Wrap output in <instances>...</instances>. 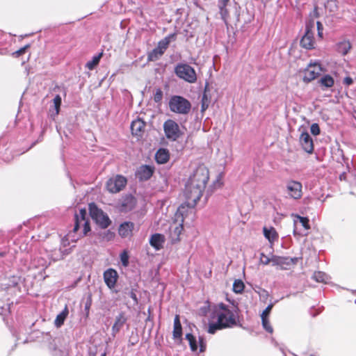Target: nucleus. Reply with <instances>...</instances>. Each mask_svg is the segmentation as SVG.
Here are the masks:
<instances>
[{"label": "nucleus", "instance_id": "obj_1", "mask_svg": "<svg viewBox=\"0 0 356 356\" xmlns=\"http://www.w3.org/2000/svg\"><path fill=\"white\" fill-rule=\"evenodd\" d=\"M204 189L186 181L184 191L186 202L179 207L172 221L162 225L163 230L168 232V239L172 244L180 241L184 220L189 213H192L193 209L200 200Z\"/></svg>", "mask_w": 356, "mask_h": 356}, {"label": "nucleus", "instance_id": "obj_2", "mask_svg": "<svg viewBox=\"0 0 356 356\" xmlns=\"http://www.w3.org/2000/svg\"><path fill=\"white\" fill-rule=\"evenodd\" d=\"M212 320H218L220 325L227 327H232L237 323V314L236 309H231L223 303L215 306L211 314Z\"/></svg>", "mask_w": 356, "mask_h": 356}, {"label": "nucleus", "instance_id": "obj_3", "mask_svg": "<svg viewBox=\"0 0 356 356\" xmlns=\"http://www.w3.org/2000/svg\"><path fill=\"white\" fill-rule=\"evenodd\" d=\"M87 211L81 209L75 215V223L73 231L66 236V241L76 242L79 237L86 236L90 231L89 222L86 219Z\"/></svg>", "mask_w": 356, "mask_h": 356}, {"label": "nucleus", "instance_id": "obj_4", "mask_svg": "<svg viewBox=\"0 0 356 356\" xmlns=\"http://www.w3.org/2000/svg\"><path fill=\"white\" fill-rule=\"evenodd\" d=\"M168 104L172 112L181 115L188 114L191 108V102L186 98L179 95L171 97Z\"/></svg>", "mask_w": 356, "mask_h": 356}, {"label": "nucleus", "instance_id": "obj_5", "mask_svg": "<svg viewBox=\"0 0 356 356\" xmlns=\"http://www.w3.org/2000/svg\"><path fill=\"white\" fill-rule=\"evenodd\" d=\"M209 179L208 168L204 165H200L189 177L188 182L192 183L200 188H205Z\"/></svg>", "mask_w": 356, "mask_h": 356}, {"label": "nucleus", "instance_id": "obj_6", "mask_svg": "<svg viewBox=\"0 0 356 356\" xmlns=\"http://www.w3.org/2000/svg\"><path fill=\"white\" fill-rule=\"evenodd\" d=\"M90 215L92 220L102 228H106L111 224V220L102 210L99 209L95 204H89Z\"/></svg>", "mask_w": 356, "mask_h": 356}, {"label": "nucleus", "instance_id": "obj_7", "mask_svg": "<svg viewBox=\"0 0 356 356\" xmlns=\"http://www.w3.org/2000/svg\"><path fill=\"white\" fill-rule=\"evenodd\" d=\"M323 71V67L319 62H310L304 71V82L309 83L316 79L320 76Z\"/></svg>", "mask_w": 356, "mask_h": 356}, {"label": "nucleus", "instance_id": "obj_8", "mask_svg": "<svg viewBox=\"0 0 356 356\" xmlns=\"http://www.w3.org/2000/svg\"><path fill=\"white\" fill-rule=\"evenodd\" d=\"M177 75L189 83H194L197 80L195 70L187 64L178 65L175 69Z\"/></svg>", "mask_w": 356, "mask_h": 356}, {"label": "nucleus", "instance_id": "obj_9", "mask_svg": "<svg viewBox=\"0 0 356 356\" xmlns=\"http://www.w3.org/2000/svg\"><path fill=\"white\" fill-rule=\"evenodd\" d=\"M127 184V179L122 175L110 178L106 182V188L109 193H117L122 191Z\"/></svg>", "mask_w": 356, "mask_h": 356}, {"label": "nucleus", "instance_id": "obj_10", "mask_svg": "<svg viewBox=\"0 0 356 356\" xmlns=\"http://www.w3.org/2000/svg\"><path fill=\"white\" fill-rule=\"evenodd\" d=\"M163 130L165 136L173 141L179 138L181 134L178 124L172 120H168L164 122Z\"/></svg>", "mask_w": 356, "mask_h": 356}, {"label": "nucleus", "instance_id": "obj_11", "mask_svg": "<svg viewBox=\"0 0 356 356\" xmlns=\"http://www.w3.org/2000/svg\"><path fill=\"white\" fill-rule=\"evenodd\" d=\"M286 191L291 198L299 200L302 196V185L300 181L289 180L286 183Z\"/></svg>", "mask_w": 356, "mask_h": 356}, {"label": "nucleus", "instance_id": "obj_12", "mask_svg": "<svg viewBox=\"0 0 356 356\" xmlns=\"http://www.w3.org/2000/svg\"><path fill=\"white\" fill-rule=\"evenodd\" d=\"M314 31L309 28L306 27V31L300 40V45L306 49H312L315 47Z\"/></svg>", "mask_w": 356, "mask_h": 356}, {"label": "nucleus", "instance_id": "obj_13", "mask_svg": "<svg viewBox=\"0 0 356 356\" xmlns=\"http://www.w3.org/2000/svg\"><path fill=\"white\" fill-rule=\"evenodd\" d=\"M294 259L289 257H279L277 255L271 256L272 265L279 266L281 269H287L289 266L294 263Z\"/></svg>", "mask_w": 356, "mask_h": 356}, {"label": "nucleus", "instance_id": "obj_14", "mask_svg": "<svg viewBox=\"0 0 356 356\" xmlns=\"http://www.w3.org/2000/svg\"><path fill=\"white\" fill-rule=\"evenodd\" d=\"M145 122L140 118L132 121L131 130L132 135L137 138L141 137L145 131Z\"/></svg>", "mask_w": 356, "mask_h": 356}, {"label": "nucleus", "instance_id": "obj_15", "mask_svg": "<svg viewBox=\"0 0 356 356\" xmlns=\"http://www.w3.org/2000/svg\"><path fill=\"white\" fill-rule=\"evenodd\" d=\"M300 143L303 149L311 154L314 151L313 140L310 135L307 132H302L300 136Z\"/></svg>", "mask_w": 356, "mask_h": 356}, {"label": "nucleus", "instance_id": "obj_16", "mask_svg": "<svg viewBox=\"0 0 356 356\" xmlns=\"http://www.w3.org/2000/svg\"><path fill=\"white\" fill-rule=\"evenodd\" d=\"M118 277V273L113 268H109L104 273V280L109 289L114 288Z\"/></svg>", "mask_w": 356, "mask_h": 356}, {"label": "nucleus", "instance_id": "obj_17", "mask_svg": "<svg viewBox=\"0 0 356 356\" xmlns=\"http://www.w3.org/2000/svg\"><path fill=\"white\" fill-rule=\"evenodd\" d=\"M153 174V170L148 165H142L140 166L137 172L136 177L140 180H147Z\"/></svg>", "mask_w": 356, "mask_h": 356}, {"label": "nucleus", "instance_id": "obj_18", "mask_svg": "<svg viewBox=\"0 0 356 356\" xmlns=\"http://www.w3.org/2000/svg\"><path fill=\"white\" fill-rule=\"evenodd\" d=\"M134 227V224L131 222H124L120 225L118 232L119 234L123 237L126 238L131 235L132 231Z\"/></svg>", "mask_w": 356, "mask_h": 356}, {"label": "nucleus", "instance_id": "obj_19", "mask_svg": "<svg viewBox=\"0 0 356 356\" xmlns=\"http://www.w3.org/2000/svg\"><path fill=\"white\" fill-rule=\"evenodd\" d=\"M295 218H294V229H293V234L294 235H297L298 234V232H297V226H298V224L300 223L304 228L305 230H308L310 229V226H309V219L307 218H305V217H302L299 215H292Z\"/></svg>", "mask_w": 356, "mask_h": 356}, {"label": "nucleus", "instance_id": "obj_20", "mask_svg": "<svg viewBox=\"0 0 356 356\" xmlns=\"http://www.w3.org/2000/svg\"><path fill=\"white\" fill-rule=\"evenodd\" d=\"M230 0H218V7L219 8V13L220 15L221 19L227 23V19L229 17V11L227 9V6Z\"/></svg>", "mask_w": 356, "mask_h": 356}, {"label": "nucleus", "instance_id": "obj_21", "mask_svg": "<svg viewBox=\"0 0 356 356\" xmlns=\"http://www.w3.org/2000/svg\"><path fill=\"white\" fill-rule=\"evenodd\" d=\"M136 204V200L132 196L125 197L121 202L120 209L122 211L131 210Z\"/></svg>", "mask_w": 356, "mask_h": 356}, {"label": "nucleus", "instance_id": "obj_22", "mask_svg": "<svg viewBox=\"0 0 356 356\" xmlns=\"http://www.w3.org/2000/svg\"><path fill=\"white\" fill-rule=\"evenodd\" d=\"M127 321L126 317L123 314H120L115 318V322L112 327L113 334L115 335L120 331Z\"/></svg>", "mask_w": 356, "mask_h": 356}, {"label": "nucleus", "instance_id": "obj_23", "mask_svg": "<svg viewBox=\"0 0 356 356\" xmlns=\"http://www.w3.org/2000/svg\"><path fill=\"white\" fill-rule=\"evenodd\" d=\"M174 38L173 35H170L161 40L157 44V55H162L164 51L168 48L171 40Z\"/></svg>", "mask_w": 356, "mask_h": 356}, {"label": "nucleus", "instance_id": "obj_24", "mask_svg": "<svg viewBox=\"0 0 356 356\" xmlns=\"http://www.w3.org/2000/svg\"><path fill=\"white\" fill-rule=\"evenodd\" d=\"M182 336V328L180 323L179 316L176 315L174 319L173 337L180 339Z\"/></svg>", "mask_w": 356, "mask_h": 356}, {"label": "nucleus", "instance_id": "obj_25", "mask_svg": "<svg viewBox=\"0 0 356 356\" xmlns=\"http://www.w3.org/2000/svg\"><path fill=\"white\" fill-rule=\"evenodd\" d=\"M170 159V153L167 149L160 148L157 150V163H165Z\"/></svg>", "mask_w": 356, "mask_h": 356}, {"label": "nucleus", "instance_id": "obj_26", "mask_svg": "<svg viewBox=\"0 0 356 356\" xmlns=\"http://www.w3.org/2000/svg\"><path fill=\"white\" fill-rule=\"evenodd\" d=\"M69 311L67 306L65 307L64 309L57 315L54 324L57 327H60L63 323L67 316H68Z\"/></svg>", "mask_w": 356, "mask_h": 356}, {"label": "nucleus", "instance_id": "obj_27", "mask_svg": "<svg viewBox=\"0 0 356 356\" xmlns=\"http://www.w3.org/2000/svg\"><path fill=\"white\" fill-rule=\"evenodd\" d=\"M318 83L322 88H328L334 86V81L332 76L329 74H326L319 79Z\"/></svg>", "mask_w": 356, "mask_h": 356}, {"label": "nucleus", "instance_id": "obj_28", "mask_svg": "<svg viewBox=\"0 0 356 356\" xmlns=\"http://www.w3.org/2000/svg\"><path fill=\"white\" fill-rule=\"evenodd\" d=\"M350 48L351 44L349 41L347 40H343L337 44V51L343 55H346L349 51Z\"/></svg>", "mask_w": 356, "mask_h": 356}, {"label": "nucleus", "instance_id": "obj_29", "mask_svg": "<svg viewBox=\"0 0 356 356\" xmlns=\"http://www.w3.org/2000/svg\"><path fill=\"white\" fill-rule=\"evenodd\" d=\"M313 278L318 282L327 283L330 280V277L325 273L322 271L315 272Z\"/></svg>", "mask_w": 356, "mask_h": 356}, {"label": "nucleus", "instance_id": "obj_30", "mask_svg": "<svg viewBox=\"0 0 356 356\" xmlns=\"http://www.w3.org/2000/svg\"><path fill=\"white\" fill-rule=\"evenodd\" d=\"M264 234L265 237L270 242L273 243L277 237V233L274 228L271 227L270 229H267L266 227L264 228Z\"/></svg>", "mask_w": 356, "mask_h": 356}, {"label": "nucleus", "instance_id": "obj_31", "mask_svg": "<svg viewBox=\"0 0 356 356\" xmlns=\"http://www.w3.org/2000/svg\"><path fill=\"white\" fill-rule=\"evenodd\" d=\"M226 328L225 327L220 325L218 320L216 322L211 323L209 325L208 332L210 334H214L217 330Z\"/></svg>", "mask_w": 356, "mask_h": 356}, {"label": "nucleus", "instance_id": "obj_32", "mask_svg": "<svg viewBox=\"0 0 356 356\" xmlns=\"http://www.w3.org/2000/svg\"><path fill=\"white\" fill-rule=\"evenodd\" d=\"M186 339L188 341L191 349L192 351H195L197 349V341L192 334H186Z\"/></svg>", "mask_w": 356, "mask_h": 356}, {"label": "nucleus", "instance_id": "obj_33", "mask_svg": "<svg viewBox=\"0 0 356 356\" xmlns=\"http://www.w3.org/2000/svg\"><path fill=\"white\" fill-rule=\"evenodd\" d=\"M244 284L240 280H236L233 284V291L236 293H241L244 290Z\"/></svg>", "mask_w": 356, "mask_h": 356}, {"label": "nucleus", "instance_id": "obj_34", "mask_svg": "<svg viewBox=\"0 0 356 356\" xmlns=\"http://www.w3.org/2000/svg\"><path fill=\"white\" fill-rule=\"evenodd\" d=\"M102 57V54L97 55V56H95L92 58V60H90V61H88L87 63H86V67L92 70H93L96 65H98L99 60H100V58Z\"/></svg>", "mask_w": 356, "mask_h": 356}, {"label": "nucleus", "instance_id": "obj_35", "mask_svg": "<svg viewBox=\"0 0 356 356\" xmlns=\"http://www.w3.org/2000/svg\"><path fill=\"white\" fill-rule=\"evenodd\" d=\"M120 261L122 264V265L124 266V267H127L129 265V254H128V252L126 250H124L120 255Z\"/></svg>", "mask_w": 356, "mask_h": 356}, {"label": "nucleus", "instance_id": "obj_36", "mask_svg": "<svg viewBox=\"0 0 356 356\" xmlns=\"http://www.w3.org/2000/svg\"><path fill=\"white\" fill-rule=\"evenodd\" d=\"M263 327L269 333H273V328L271 326L270 321L268 318H261Z\"/></svg>", "mask_w": 356, "mask_h": 356}, {"label": "nucleus", "instance_id": "obj_37", "mask_svg": "<svg viewBox=\"0 0 356 356\" xmlns=\"http://www.w3.org/2000/svg\"><path fill=\"white\" fill-rule=\"evenodd\" d=\"M348 181L353 185H356V170L348 172Z\"/></svg>", "mask_w": 356, "mask_h": 356}, {"label": "nucleus", "instance_id": "obj_38", "mask_svg": "<svg viewBox=\"0 0 356 356\" xmlns=\"http://www.w3.org/2000/svg\"><path fill=\"white\" fill-rule=\"evenodd\" d=\"M259 262L263 265H268L271 263V257L266 256L264 253L260 254Z\"/></svg>", "mask_w": 356, "mask_h": 356}, {"label": "nucleus", "instance_id": "obj_39", "mask_svg": "<svg viewBox=\"0 0 356 356\" xmlns=\"http://www.w3.org/2000/svg\"><path fill=\"white\" fill-rule=\"evenodd\" d=\"M157 250L163 247V243L165 241V236L162 234H157Z\"/></svg>", "mask_w": 356, "mask_h": 356}, {"label": "nucleus", "instance_id": "obj_40", "mask_svg": "<svg viewBox=\"0 0 356 356\" xmlns=\"http://www.w3.org/2000/svg\"><path fill=\"white\" fill-rule=\"evenodd\" d=\"M273 307V304H270L262 312L261 317V318H268L269 314L270 313V311Z\"/></svg>", "mask_w": 356, "mask_h": 356}, {"label": "nucleus", "instance_id": "obj_41", "mask_svg": "<svg viewBox=\"0 0 356 356\" xmlns=\"http://www.w3.org/2000/svg\"><path fill=\"white\" fill-rule=\"evenodd\" d=\"M54 104L56 108V114L59 112V108L61 104V98L59 95H56L54 99Z\"/></svg>", "mask_w": 356, "mask_h": 356}, {"label": "nucleus", "instance_id": "obj_42", "mask_svg": "<svg viewBox=\"0 0 356 356\" xmlns=\"http://www.w3.org/2000/svg\"><path fill=\"white\" fill-rule=\"evenodd\" d=\"M310 130L312 134H314V136H317L320 134V128L318 124L316 123L312 124Z\"/></svg>", "mask_w": 356, "mask_h": 356}, {"label": "nucleus", "instance_id": "obj_43", "mask_svg": "<svg viewBox=\"0 0 356 356\" xmlns=\"http://www.w3.org/2000/svg\"><path fill=\"white\" fill-rule=\"evenodd\" d=\"M161 181L162 182V185L161 186V190H164L168 188V181L165 176L161 175L160 176Z\"/></svg>", "mask_w": 356, "mask_h": 356}, {"label": "nucleus", "instance_id": "obj_44", "mask_svg": "<svg viewBox=\"0 0 356 356\" xmlns=\"http://www.w3.org/2000/svg\"><path fill=\"white\" fill-rule=\"evenodd\" d=\"M199 344H200V351L204 352L206 350L207 344L202 337L199 338Z\"/></svg>", "mask_w": 356, "mask_h": 356}, {"label": "nucleus", "instance_id": "obj_45", "mask_svg": "<svg viewBox=\"0 0 356 356\" xmlns=\"http://www.w3.org/2000/svg\"><path fill=\"white\" fill-rule=\"evenodd\" d=\"M325 7L327 8L329 7H330V10L331 11H334V9L337 8V6H336V3L334 1L332 0H330V1H328L327 4L325 5Z\"/></svg>", "mask_w": 356, "mask_h": 356}, {"label": "nucleus", "instance_id": "obj_46", "mask_svg": "<svg viewBox=\"0 0 356 356\" xmlns=\"http://www.w3.org/2000/svg\"><path fill=\"white\" fill-rule=\"evenodd\" d=\"M156 58V48L153 49L148 54L147 61H152Z\"/></svg>", "mask_w": 356, "mask_h": 356}, {"label": "nucleus", "instance_id": "obj_47", "mask_svg": "<svg viewBox=\"0 0 356 356\" xmlns=\"http://www.w3.org/2000/svg\"><path fill=\"white\" fill-rule=\"evenodd\" d=\"M167 203H168V201L166 200L161 202V209L162 213H164L165 210L168 211V208L170 206L167 205Z\"/></svg>", "mask_w": 356, "mask_h": 356}, {"label": "nucleus", "instance_id": "obj_48", "mask_svg": "<svg viewBox=\"0 0 356 356\" xmlns=\"http://www.w3.org/2000/svg\"><path fill=\"white\" fill-rule=\"evenodd\" d=\"M343 83L344 85H346L347 86H350L353 83V79L351 77L346 76V77L344 78Z\"/></svg>", "mask_w": 356, "mask_h": 356}, {"label": "nucleus", "instance_id": "obj_49", "mask_svg": "<svg viewBox=\"0 0 356 356\" xmlns=\"http://www.w3.org/2000/svg\"><path fill=\"white\" fill-rule=\"evenodd\" d=\"M149 243H150L151 246L156 248V234H152L150 240H149Z\"/></svg>", "mask_w": 356, "mask_h": 356}, {"label": "nucleus", "instance_id": "obj_50", "mask_svg": "<svg viewBox=\"0 0 356 356\" xmlns=\"http://www.w3.org/2000/svg\"><path fill=\"white\" fill-rule=\"evenodd\" d=\"M29 47V45H26L24 46V47H22L21 49H19L18 51H17L15 54L17 55V56H19L22 54H24L25 52V51L26 50L27 48Z\"/></svg>", "mask_w": 356, "mask_h": 356}, {"label": "nucleus", "instance_id": "obj_51", "mask_svg": "<svg viewBox=\"0 0 356 356\" xmlns=\"http://www.w3.org/2000/svg\"><path fill=\"white\" fill-rule=\"evenodd\" d=\"M130 297L134 300L135 302H137L136 295L135 294L134 292H133V291L130 292Z\"/></svg>", "mask_w": 356, "mask_h": 356}, {"label": "nucleus", "instance_id": "obj_52", "mask_svg": "<svg viewBox=\"0 0 356 356\" xmlns=\"http://www.w3.org/2000/svg\"><path fill=\"white\" fill-rule=\"evenodd\" d=\"M343 179L348 180V173L344 172L340 175V179L342 180Z\"/></svg>", "mask_w": 356, "mask_h": 356}, {"label": "nucleus", "instance_id": "obj_53", "mask_svg": "<svg viewBox=\"0 0 356 356\" xmlns=\"http://www.w3.org/2000/svg\"><path fill=\"white\" fill-rule=\"evenodd\" d=\"M343 179L348 180V173L344 172L340 175V179L342 180Z\"/></svg>", "mask_w": 356, "mask_h": 356}, {"label": "nucleus", "instance_id": "obj_54", "mask_svg": "<svg viewBox=\"0 0 356 356\" xmlns=\"http://www.w3.org/2000/svg\"><path fill=\"white\" fill-rule=\"evenodd\" d=\"M316 24L318 31L323 30V24L320 22H317Z\"/></svg>", "mask_w": 356, "mask_h": 356}, {"label": "nucleus", "instance_id": "obj_55", "mask_svg": "<svg viewBox=\"0 0 356 356\" xmlns=\"http://www.w3.org/2000/svg\"><path fill=\"white\" fill-rule=\"evenodd\" d=\"M157 99H161L162 97V92L160 90H157Z\"/></svg>", "mask_w": 356, "mask_h": 356}, {"label": "nucleus", "instance_id": "obj_56", "mask_svg": "<svg viewBox=\"0 0 356 356\" xmlns=\"http://www.w3.org/2000/svg\"><path fill=\"white\" fill-rule=\"evenodd\" d=\"M322 31H323V30L318 31V35H319L320 37H321V35H322Z\"/></svg>", "mask_w": 356, "mask_h": 356}, {"label": "nucleus", "instance_id": "obj_57", "mask_svg": "<svg viewBox=\"0 0 356 356\" xmlns=\"http://www.w3.org/2000/svg\"><path fill=\"white\" fill-rule=\"evenodd\" d=\"M5 255V252H0V257H2Z\"/></svg>", "mask_w": 356, "mask_h": 356}, {"label": "nucleus", "instance_id": "obj_58", "mask_svg": "<svg viewBox=\"0 0 356 356\" xmlns=\"http://www.w3.org/2000/svg\"><path fill=\"white\" fill-rule=\"evenodd\" d=\"M101 356H106V353H102Z\"/></svg>", "mask_w": 356, "mask_h": 356}, {"label": "nucleus", "instance_id": "obj_59", "mask_svg": "<svg viewBox=\"0 0 356 356\" xmlns=\"http://www.w3.org/2000/svg\"><path fill=\"white\" fill-rule=\"evenodd\" d=\"M90 356H95V355H94V354H93V355H90Z\"/></svg>", "mask_w": 356, "mask_h": 356}]
</instances>
